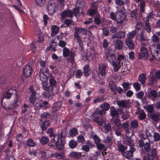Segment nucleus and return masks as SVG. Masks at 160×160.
<instances>
[{"instance_id": "nucleus-1", "label": "nucleus", "mask_w": 160, "mask_h": 160, "mask_svg": "<svg viewBox=\"0 0 160 160\" xmlns=\"http://www.w3.org/2000/svg\"><path fill=\"white\" fill-rule=\"evenodd\" d=\"M67 132L66 129H62L60 134V139H59V134L55 135L52 140L49 143L48 145L50 146H56V149L61 151L64 148L66 141L65 138Z\"/></svg>"}, {"instance_id": "nucleus-2", "label": "nucleus", "mask_w": 160, "mask_h": 160, "mask_svg": "<svg viewBox=\"0 0 160 160\" xmlns=\"http://www.w3.org/2000/svg\"><path fill=\"white\" fill-rule=\"evenodd\" d=\"M62 55L63 57L66 58V61L68 62H71L72 65L75 63L76 56L75 51H70L68 48L65 47L62 49Z\"/></svg>"}, {"instance_id": "nucleus-3", "label": "nucleus", "mask_w": 160, "mask_h": 160, "mask_svg": "<svg viewBox=\"0 0 160 160\" xmlns=\"http://www.w3.org/2000/svg\"><path fill=\"white\" fill-rule=\"evenodd\" d=\"M29 91V93L30 94V97L29 98V102L31 103L34 105L36 99V96L37 95V92L34 90L32 85L30 86Z\"/></svg>"}, {"instance_id": "nucleus-4", "label": "nucleus", "mask_w": 160, "mask_h": 160, "mask_svg": "<svg viewBox=\"0 0 160 160\" xmlns=\"http://www.w3.org/2000/svg\"><path fill=\"white\" fill-rule=\"evenodd\" d=\"M56 8V2L55 0H50L48 3L47 10L48 13L52 14L55 11Z\"/></svg>"}, {"instance_id": "nucleus-5", "label": "nucleus", "mask_w": 160, "mask_h": 160, "mask_svg": "<svg viewBox=\"0 0 160 160\" xmlns=\"http://www.w3.org/2000/svg\"><path fill=\"white\" fill-rule=\"evenodd\" d=\"M49 73L48 69L45 67H42L39 72V75L42 81L47 80L49 76Z\"/></svg>"}, {"instance_id": "nucleus-6", "label": "nucleus", "mask_w": 160, "mask_h": 160, "mask_svg": "<svg viewBox=\"0 0 160 160\" xmlns=\"http://www.w3.org/2000/svg\"><path fill=\"white\" fill-rule=\"evenodd\" d=\"M107 58L108 60L112 64L116 61V58L115 56V52L112 49H109L107 51Z\"/></svg>"}, {"instance_id": "nucleus-7", "label": "nucleus", "mask_w": 160, "mask_h": 160, "mask_svg": "<svg viewBox=\"0 0 160 160\" xmlns=\"http://www.w3.org/2000/svg\"><path fill=\"white\" fill-rule=\"evenodd\" d=\"M138 58L140 59L146 58L148 56L147 49L144 47H142L140 49V52L138 53Z\"/></svg>"}, {"instance_id": "nucleus-8", "label": "nucleus", "mask_w": 160, "mask_h": 160, "mask_svg": "<svg viewBox=\"0 0 160 160\" xmlns=\"http://www.w3.org/2000/svg\"><path fill=\"white\" fill-rule=\"evenodd\" d=\"M32 72V68L31 66L29 65H25L22 70V75L25 77H29Z\"/></svg>"}, {"instance_id": "nucleus-9", "label": "nucleus", "mask_w": 160, "mask_h": 160, "mask_svg": "<svg viewBox=\"0 0 160 160\" xmlns=\"http://www.w3.org/2000/svg\"><path fill=\"white\" fill-rule=\"evenodd\" d=\"M39 120V124L42 131L46 130L51 124L50 121L48 119H46L44 121H43L42 119H40Z\"/></svg>"}, {"instance_id": "nucleus-10", "label": "nucleus", "mask_w": 160, "mask_h": 160, "mask_svg": "<svg viewBox=\"0 0 160 160\" xmlns=\"http://www.w3.org/2000/svg\"><path fill=\"white\" fill-rule=\"evenodd\" d=\"M129 150L124 152L123 153V156L128 159H132L133 157V153L136 151L134 148H129Z\"/></svg>"}, {"instance_id": "nucleus-11", "label": "nucleus", "mask_w": 160, "mask_h": 160, "mask_svg": "<svg viewBox=\"0 0 160 160\" xmlns=\"http://www.w3.org/2000/svg\"><path fill=\"white\" fill-rule=\"evenodd\" d=\"M125 36L126 33L125 31H119L114 34L111 37V38L112 39L115 38L120 39L124 38Z\"/></svg>"}, {"instance_id": "nucleus-12", "label": "nucleus", "mask_w": 160, "mask_h": 160, "mask_svg": "<svg viewBox=\"0 0 160 160\" xmlns=\"http://www.w3.org/2000/svg\"><path fill=\"white\" fill-rule=\"evenodd\" d=\"M135 114L138 115V119L140 120H144L146 117V115L144 111L139 108H138V109L137 110Z\"/></svg>"}, {"instance_id": "nucleus-13", "label": "nucleus", "mask_w": 160, "mask_h": 160, "mask_svg": "<svg viewBox=\"0 0 160 160\" xmlns=\"http://www.w3.org/2000/svg\"><path fill=\"white\" fill-rule=\"evenodd\" d=\"M123 42L120 39H117L114 41V46L116 49L118 50L122 49L123 47Z\"/></svg>"}, {"instance_id": "nucleus-14", "label": "nucleus", "mask_w": 160, "mask_h": 160, "mask_svg": "<svg viewBox=\"0 0 160 160\" xmlns=\"http://www.w3.org/2000/svg\"><path fill=\"white\" fill-rule=\"evenodd\" d=\"M74 37L77 40V42L80 48V51L81 52L83 50V44L81 36L78 34L75 33H74Z\"/></svg>"}, {"instance_id": "nucleus-15", "label": "nucleus", "mask_w": 160, "mask_h": 160, "mask_svg": "<svg viewBox=\"0 0 160 160\" xmlns=\"http://www.w3.org/2000/svg\"><path fill=\"white\" fill-rule=\"evenodd\" d=\"M125 43L129 49L132 50L135 48V45L132 39L126 38L125 40Z\"/></svg>"}, {"instance_id": "nucleus-16", "label": "nucleus", "mask_w": 160, "mask_h": 160, "mask_svg": "<svg viewBox=\"0 0 160 160\" xmlns=\"http://www.w3.org/2000/svg\"><path fill=\"white\" fill-rule=\"evenodd\" d=\"M123 143L128 146L129 148H134V144L133 141L131 139V137H126V138L123 141Z\"/></svg>"}, {"instance_id": "nucleus-17", "label": "nucleus", "mask_w": 160, "mask_h": 160, "mask_svg": "<svg viewBox=\"0 0 160 160\" xmlns=\"http://www.w3.org/2000/svg\"><path fill=\"white\" fill-rule=\"evenodd\" d=\"M74 33L79 35L81 33L83 35H86L87 33V31L86 29L83 28H79L77 27L75 28Z\"/></svg>"}, {"instance_id": "nucleus-18", "label": "nucleus", "mask_w": 160, "mask_h": 160, "mask_svg": "<svg viewBox=\"0 0 160 160\" xmlns=\"http://www.w3.org/2000/svg\"><path fill=\"white\" fill-rule=\"evenodd\" d=\"M73 15V12L69 10H66L64 11L62 13L61 15V18H65L67 17H69L70 18L72 17Z\"/></svg>"}, {"instance_id": "nucleus-19", "label": "nucleus", "mask_w": 160, "mask_h": 160, "mask_svg": "<svg viewBox=\"0 0 160 160\" xmlns=\"http://www.w3.org/2000/svg\"><path fill=\"white\" fill-rule=\"evenodd\" d=\"M69 156L74 159H79L81 158L82 156V153L79 152L73 151L71 152Z\"/></svg>"}, {"instance_id": "nucleus-20", "label": "nucleus", "mask_w": 160, "mask_h": 160, "mask_svg": "<svg viewBox=\"0 0 160 160\" xmlns=\"http://www.w3.org/2000/svg\"><path fill=\"white\" fill-rule=\"evenodd\" d=\"M129 102L127 100H118L117 102L118 105L122 108H125L128 106Z\"/></svg>"}, {"instance_id": "nucleus-21", "label": "nucleus", "mask_w": 160, "mask_h": 160, "mask_svg": "<svg viewBox=\"0 0 160 160\" xmlns=\"http://www.w3.org/2000/svg\"><path fill=\"white\" fill-rule=\"evenodd\" d=\"M106 65L104 64L101 63L100 64L99 68V72L102 76L104 75L105 74V69Z\"/></svg>"}, {"instance_id": "nucleus-22", "label": "nucleus", "mask_w": 160, "mask_h": 160, "mask_svg": "<svg viewBox=\"0 0 160 160\" xmlns=\"http://www.w3.org/2000/svg\"><path fill=\"white\" fill-rule=\"evenodd\" d=\"M148 112V114H149L153 113L154 110V104L147 105L146 108H144Z\"/></svg>"}, {"instance_id": "nucleus-23", "label": "nucleus", "mask_w": 160, "mask_h": 160, "mask_svg": "<svg viewBox=\"0 0 160 160\" xmlns=\"http://www.w3.org/2000/svg\"><path fill=\"white\" fill-rule=\"evenodd\" d=\"M86 2L85 0H77L76 6L79 8H83L85 7Z\"/></svg>"}, {"instance_id": "nucleus-24", "label": "nucleus", "mask_w": 160, "mask_h": 160, "mask_svg": "<svg viewBox=\"0 0 160 160\" xmlns=\"http://www.w3.org/2000/svg\"><path fill=\"white\" fill-rule=\"evenodd\" d=\"M149 118H150L152 119L155 122L158 121L159 119V116L157 113H152L149 114H148Z\"/></svg>"}, {"instance_id": "nucleus-25", "label": "nucleus", "mask_w": 160, "mask_h": 160, "mask_svg": "<svg viewBox=\"0 0 160 160\" xmlns=\"http://www.w3.org/2000/svg\"><path fill=\"white\" fill-rule=\"evenodd\" d=\"M83 73L85 77H88L90 74L91 71L89 66L88 64H86L83 68Z\"/></svg>"}, {"instance_id": "nucleus-26", "label": "nucleus", "mask_w": 160, "mask_h": 160, "mask_svg": "<svg viewBox=\"0 0 160 160\" xmlns=\"http://www.w3.org/2000/svg\"><path fill=\"white\" fill-rule=\"evenodd\" d=\"M157 80L156 79L155 77L152 75L150 76L149 78V79L148 81V85L149 86H152L154 83V82H157Z\"/></svg>"}, {"instance_id": "nucleus-27", "label": "nucleus", "mask_w": 160, "mask_h": 160, "mask_svg": "<svg viewBox=\"0 0 160 160\" xmlns=\"http://www.w3.org/2000/svg\"><path fill=\"white\" fill-rule=\"evenodd\" d=\"M155 155V149H152L151 152L148 153V158L149 160H153Z\"/></svg>"}, {"instance_id": "nucleus-28", "label": "nucleus", "mask_w": 160, "mask_h": 160, "mask_svg": "<svg viewBox=\"0 0 160 160\" xmlns=\"http://www.w3.org/2000/svg\"><path fill=\"white\" fill-rule=\"evenodd\" d=\"M52 36H55L57 34L59 30V28L56 25H53L52 27Z\"/></svg>"}, {"instance_id": "nucleus-29", "label": "nucleus", "mask_w": 160, "mask_h": 160, "mask_svg": "<svg viewBox=\"0 0 160 160\" xmlns=\"http://www.w3.org/2000/svg\"><path fill=\"white\" fill-rule=\"evenodd\" d=\"M40 142L42 145H45L48 143L49 141V138L46 136H42L41 138H39Z\"/></svg>"}, {"instance_id": "nucleus-30", "label": "nucleus", "mask_w": 160, "mask_h": 160, "mask_svg": "<svg viewBox=\"0 0 160 160\" xmlns=\"http://www.w3.org/2000/svg\"><path fill=\"white\" fill-rule=\"evenodd\" d=\"M49 82L50 85L55 87L57 84V82L55 79L52 76L51 74L49 78Z\"/></svg>"}, {"instance_id": "nucleus-31", "label": "nucleus", "mask_w": 160, "mask_h": 160, "mask_svg": "<svg viewBox=\"0 0 160 160\" xmlns=\"http://www.w3.org/2000/svg\"><path fill=\"white\" fill-rule=\"evenodd\" d=\"M145 29L148 33H150L151 31V27L150 23L147 20H145Z\"/></svg>"}, {"instance_id": "nucleus-32", "label": "nucleus", "mask_w": 160, "mask_h": 160, "mask_svg": "<svg viewBox=\"0 0 160 160\" xmlns=\"http://www.w3.org/2000/svg\"><path fill=\"white\" fill-rule=\"evenodd\" d=\"M138 36L139 37V41L141 42L147 41V38L144 35V31L141 32Z\"/></svg>"}, {"instance_id": "nucleus-33", "label": "nucleus", "mask_w": 160, "mask_h": 160, "mask_svg": "<svg viewBox=\"0 0 160 160\" xmlns=\"http://www.w3.org/2000/svg\"><path fill=\"white\" fill-rule=\"evenodd\" d=\"M146 78V74L143 73L142 74L139 76L138 81L142 84H144Z\"/></svg>"}, {"instance_id": "nucleus-34", "label": "nucleus", "mask_w": 160, "mask_h": 160, "mask_svg": "<svg viewBox=\"0 0 160 160\" xmlns=\"http://www.w3.org/2000/svg\"><path fill=\"white\" fill-rule=\"evenodd\" d=\"M110 113L112 117L118 116V112L116 110L115 107L112 106L110 108Z\"/></svg>"}, {"instance_id": "nucleus-35", "label": "nucleus", "mask_w": 160, "mask_h": 160, "mask_svg": "<svg viewBox=\"0 0 160 160\" xmlns=\"http://www.w3.org/2000/svg\"><path fill=\"white\" fill-rule=\"evenodd\" d=\"M26 145L29 147H33L36 146L35 142L31 138L28 139L27 141Z\"/></svg>"}, {"instance_id": "nucleus-36", "label": "nucleus", "mask_w": 160, "mask_h": 160, "mask_svg": "<svg viewBox=\"0 0 160 160\" xmlns=\"http://www.w3.org/2000/svg\"><path fill=\"white\" fill-rule=\"evenodd\" d=\"M113 67V70L115 72H117L120 68L121 66L120 62H114L112 64Z\"/></svg>"}, {"instance_id": "nucleus-37", "label": "nucleus", "mask_w": 160, "mask_h": 160, "mask_svg": "<svg viewBox=\"0 0 160 160\" xmlns=\"http://www.w3.org/2000/svg\"><path fill=\"white\" fill-rule=\"evenodd\" d=\"M51 114L48 112H44L41 113L40 115V117L41 119H46L50 117Z\"/></svg>"}, {"instance_id": "nucleus-38", "label": "nucleus", "mask_w": 160, "mask_h": 160, "mask_svg": "<svg viewBox=\"0 0 160 160\" xmlns=\"http://www.w3.org/2000/svg\"><path fill=\"white\" fill-rule=\"evenodd\" d=\"M152 53H153V56L154 57L156 58L157 60H160V52H159L158 50H153L151 51Z\"/></svg>"}, {"instance_id": "nucleus-39", "label": "nucleus", "mask_w": 160, "mask_h": 160, "mask_svg": "<svg viewBox=\"0 0 160 160\" xmlns=\"http://www.w3.org/2000/svg\"><path fill=\"white\" fill-rule=\"evenodd\" d=\"M131 17L134 19L135 20H137V17L138 15L137 11L136 9H134L133 11H131L130 12Z\"/></svg>"}, {"instance_id": "nucleus-40", "label": "nucleus", "mask_w": 160, "mask_h": 160, "mask_svg": "<svg viewBox=\"0 0 160 160\" xmlns=\"http://www.w3.org/2000/svg\"><path fill=\"white\" fill-rule=\"evenodd\" d=\"M137 32L136 30H133L131 32H128L127 35V38H126L132 39L135 35L136 34Z\"/></svg>"}, {"instance_id": "nucleus-41", "label": "nucleus", "mask_w": 160, "mask_h": 160, "mask_svg": "<svg viewBox=\"0 0 160 160\" xmlns=\"http://www.w3.org/2000/svg\"><path fill=\"white\" fill-rule=\"evenodd\" d=\"M77 145V142L74 140H71L69 143V145L70 148L72 149L75 148Z\"/></svg>"}, {"instance_id": "nucleus-42", "label": "nucleus", "mask_w": 160, "mask_h": 160, "mask_svg": "<svg viewBox=\"0 0 160 160\" xmlns=\"http://www.w3.org/2000/svg\"><path fill=\"white\" fill-rule=\"evenodd\" d=\"M100 107L105 111L108 110L110 108V105L107 102H104L100 106Z\"/></svg>"}, {"instance_id": "nucleus-43", "label": "nucleus", "mask_w": 160, "mask_h": 160, "mask_svg": "<svg viewBox=\"0 0 160 160\" xmlns=\"http://www.w3.org/2000/svg\"><path fill=\"white\" fill-rule=\"evenodd\" d=\"M104 98V96H102L99 97H97L93 100V102L94 103H96L97 102H100L105 99V98Z\"/></svg>"}, {"instance_id": "nucleus-44", "label": "nucleus", "mask_w": 160, "mask_h": 160, "mask_svg": "<svg viewBox=\"0 0 160 160\" xmlns=\"http://www.w3.org/2000/svg\"><path fill=\"white\" fill-rule=\"evenodd\" d=\"M130 126L131 128L133 129L137 128L138 126V122L137 120H133L131 122Z\"/></svg>"}, {"instance_id": "nucleus-45", "label": "nucleus", "mask_w": 160, "mask_h": 160, "mask_svg": "<svg viewBox=\"0 0 160 160\" xmlns=\"http://www.w3.org/2000/svg\"><path fill=\"white\" fill-rule=\"evenodd\" d=\"M12 90H10L8 91L5 92L3 94V97L4 98H10L12 96V92H11Z\"/></svg>"}, {"instance_id": "nucleus-46", "label": "nucleus", "mask_w": 160, "mask_h": 160, "mask_svg": "<svg viewBox=\"0 0 160 160\" xmlns=\"http://www.w3.org/2000/svg\"><path fill=\"white\" fill-rule=\"evenodd\" d=\"M49 44L50 47L52 48V50L55 51L56 50L55 48L57 46V44L53 39L51 40Z\"/></svg>"}, {"instance_id": "nucleus-47", "label": "nucleus", "mask_w": 160, "mask_h": 160, "mask_svg": "<svg viewBox=\"0 0 160 160\" xmlns=\"http://www.w3.org/2000/svg\"><path fill=\"white\" fill-rule=\"evenodd\" d=\"M117 147L118 148V151H120L122 152H124L125 150L126 149H127L128 148V146L126 147V148L122 144H118Z\"/></svg>"}, {"instance_id": "nucleus-48", "label": "nucleus", "mask_w": 160, "mask_h": 160, "mask_svg": "<svg viewBox=\"0 0 160 160\" xmlns=\"http://www.w3.org/2000/svg\"><path fill=\"white\" fill-rule=\"evenodd\" d=\"M58 92H57L56 93L52 92L50 93V92H45L43 93V96L46 98H49L50 97L54 96Z\"/></svg>"}, {"instance_id": "nucleus-49", "label": "nucleus", "mask_w": 160, "mask_h": 160, "mask_svg": "<svg viewBox=\"0 0 160 160\" xmlns=\"http://www.w3.org/2000/svg\"><path fill=\"white\" fill-rule=\"evenodd\" d=\"M144 147V148L146 152H149L151 150L150 143L149 142L145 143Z\"/></svg>"}, {"instance_id": "nucleus-50", "label": "nucleus", "mask_w": 160, "mask_h": 160, "mask_svg": "<svg viewBox=\"0 0 160 160\" xmlns=\"http://www.w3.org/2000/svg\"><path fill=\"white\" fill-rule=\"evenodd\" d=\"M37 5L39 7L43 6L45 2V0H35Z\"/></svg>"}, {"instance_id": "nucleus-51", "label": "nucleus", "mask_w": 160, "mask_h": 160, "mask_svg": "<svg viewBox=\"0 0 160 160\" xmlns=\"http://www.w3.org/2000/svg\"><path fill=\"white\" fill-rule=\"evenodd\" d=\"M148 97L151 98V96L153 98H155L157 97V93L155 90H152L150 92L148 93Z\"/></svg>"}, {"instance_id": "nucleus-52", "label": "nucleus", "mask_w": 160, "mask_h": 160, "mask_svg": "<svg viewBox=\"0 0 160 160\" xmlns=\"http://www.w3.org/2000/svg\"><path fill=\"white\" fill-rule=\"evenodd\" d=\"M152 42L155 43H158L160 41V39L156 35L154 34L152 37Z\"/></svg>"}, {"instance_id": "nucleus-53", "label": "nucleus", "mask_w": 160, "mask_h": 160, "mask_svg": "<svg viewBox=\"0 0 160 160\" xmlns=\"http://www.w3.org/2000/svg\"><path fill=\"white\" fill-rule=\"evenodd\" d=\"M109 85L110 89L113 92H115V89L116 87L114 82H113L112 81H109Z\"/></svg>"}, {"instance_id": "nucleus-54", "label": "nucleus", "mask_w": 160, "mask_h": 160, "mask_svg": "<svg viewBox=\"0 0 160 160\" xmlns=\"http://www.w3.org/2000/svg\"><path fill=\"white\" fill-rule=\"evenodd\" d=\"M23 138V136L21 133L18 134L16 137L17 141L19 142V144H22V139Z\"/></svg>"}, {"instance_id": "nucleus-55", "label": "nucleus", "mask_w": 160, "mask_h": 160, "mask_svg": "<svg viewBox=\"0 0 160 160\" xmlns=\"http://www.w3.org/2000/svg\"><path fill=\"white\" fill-rule=\"evenodd\" d=\"M140 11L142 12H143L145 11V1L143 0H142L140 1Z\"/></svg>"}, {"instance_id": "nucleus-56", "label": "nucleus", "mask_w": 160, "mask_h": 160, "mask_svg": "<svg viewBox=\"0 0 160 160\" xmlns=\"http://www.w3.org/2000/svg\"><path fill=\"white\" fill-rule=\"evenodd\" d=\"M55 156L58 159H62L65 157L64 153L63 152L61 153H55Z\"/></svg>"}, {"instance_id": "nucleus-57", "label": "nucleus", "mask_w": 160, "mask_h": 160, "mask_svg": "<svg viewBox=\"0 0 160 160\" xmlns=\"http://www.w3.org/2000/svg\"><path fill=\"white\" fill-rule=\"evenodd\" d=\"M46 133L47 134H49V136L50 138L53 137L55 136V135L53 132V128H52L48 129L47 130Z\"/></svg>"}, {"instance_id": "nucleus-58", "label": "nucleus", "mask_w": 160, "mask_h": 160, "mask_svg": "<svg viewBox=\"0 0 160 160\" xmlns=\"http://www.w3.org/2000/svg\"><path fill=\"white\" fill-rule=\"evenodd\" d=\"M78 133L77 129L76 128H72L69 132V134L71 136L73 137L76 135Z\"/></svg>"}, {"instance_id": "nucleus-59", "label": "nucleus", "mask_w": 160, "mask_h": 160, "mask_svg": "<svg viewBox=\"0 0 160 160\" xmlns=\"http://www.w3.org/2000/svg\"><path fill=\"white\" fill-rule=\"evenodd\" d=\"M122 18H120V20H118L117 21V23L118 24H121L122 23L125 19H126V15L124 14H122Z\"/></svg>"}, {"instance_id": "nucleus-60", "label": "nucleus", "mask_w": 160, "mask_h": 160, "mask_svg": "<svg viewBox=\"0 0 160 160\" xmlns=\"http://www.w3.org/2000/svg\"><path fill=\"white\" fill-rule=\"evenodd\" d=\"M154 140L156 141H158L160 140V134L158 132H154L153 135Z\"/></svg>"}, {"instance_id": "nucleus-61", "label": "nucleus", "mask_w": 160, "mask_h": 160, "mask_svg": "<svg viewBox=\"0 0 160 160\" xmlns=\"http://www.w3.org/2000/svg\"><path fill=\"white\" fill-rule=\"evenodd\" d=\"M133 86L137 91H139L141 89V85L138 82H135L133 84Z\"/></svg>"}, {"instance_id": "nucleus-62", "label": "nucleus", "mask_w": 160, "mask_h": 160, "mask_svg": "<svg viewBox=\"0 0 160 160\" xmlns=\"http://www.w3.org/2000/svg\"><path fill=\"white\" fill-rule=\"evenodd\" d=\"M115 134L118 136H122V129L120 127L117 128L114 130Z\"/></svg>"}, {"instance_id": "nucleus-63", "label": "nucleus", "mask_w": 160, "mask_h": 160, "mask_svg": "<svg viewBox=\"0 0 160 160\" xmlns=\"http://www.w3.org/2000/svg\"><path fill=\"white\" fill-rule=\"evenodd\" d=\"M130 117V115L128 112H124L122 117V119L123 120H127Z\"/></svg>"}, {"instance_id": "nucleus-64", "label": "nucleus", "mask_w": 160, "mask_h": 160, "mask_svg": "<svg viewBox=\"0 0 160 160\" xmlns=\"http://www.w3.org/2000/svg\"><path fill=\"white\" fill-rule=\"evenodd\" d=\"M154 47V48L153 47L151 48V51L153 50H158L159 52H160V43L157 45H154L153 46Z\"/></svg>"}]
</instances>
